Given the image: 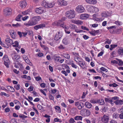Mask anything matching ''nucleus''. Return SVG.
Listing matches in <instances>:
<instances>
[{
	"instance_id": "f257e3e1",
	"label": "nucleus",
	"mask_w": 123,
	"mask_h": 123,
	"mask_svg": "<svg viewBox=\"0 0 123 123\" xmlns=\"http://www.w3.org/2000/svg\"><path fill=\"white\" fill-rule=\"evenodd\" d=\"M55 2L54 1H52L49 2H47L44 0H43L41 2L42 6L47 8H51L55 5Z\"/></svg>"
},
{
	"instance_id": "f03ea898",
	"label": "nucleus",
	"mask_w": 123,
	"mask_h": 123,
	"mask_svg": "<svg viewBox=\"0 0 123 123\" xmlns=\"http://www.w3.org/2000/svg\"><path fill=\"white\" fill-rule=\"evenodd\" d=\"M75 15L74 11L72 10L68 11L65 13L66 16L69 19H71L74 18Z\"/></svg>"
},
{
	"instance_id": "7ed1b4c3",
	"label": "nucleus",
	"mask_w": 123,
	"mask_h": 123,
	"mask_svg": "<svg viewBox=\"0 0 123 123\" xmlns=\"http://www.w3.org/2000/svg\"><path fill=\"white\" fill-rule=\"evenodd\" d=\"M3 59L4 61V64L7 68L9 67V64L10 63V61L8 56L6 55H4L3 58Z\"/></svg>"
},
{
	"instance_id": "20e7f679",
	"label": "nucleus",
	"mask_w": 123,
	"mask_h": 123,
	"mask_svg": "<svg viewBox=\"0 0 123 123\" xmlns=\"http://www.w3.org/2000/svg\"><path fill=\"white\" fill-rule=\"evenodd\" d=\"M75 106L79 110L82 109L84 107V105L83 103L77 101L75 102Z\"/></svg>"
},
{
	"instance_id": "39448f33",
	"label": "nucleus",
	"mask_w": 123,
	"mask_h": 123,
	"mask_svg": "<svg viewBox=\"0 0 123 123\" xmlns=\"http://www.w3.org/2000/svg\"><path fill=\"white\" fill-rule=\"evenodd\" d=\"M85 9L82 5H80L77 6L75 9L76 11L78 13L83 12L85 11Z\"/></svg>"
},
{
	"instance_id": "423d86ee",
	"label": "nucleus",
	"mask_w": 123,
	"mask_h": 123,
	"mask_svg": "<svg viewBox=\"0 0 123 123\" xmlns=\"http://www.w3.org/2000/svg\"><path fill=\"white\" fill-rule=\"evenodd\" d=\"M58 5L61 6H66L68 4V2L65 0H58L57 1Z\"/></svg>"
},
{
	"instance_id": "0eeeda50",
	"label": "nucleus",
	"mask_w": 123,
	"mask_h": 123,
	"mask_svg": "<svg viewBox=\"0 0 123 123\" xmlns=\"http://www.w3.org/2000/svg\"><path fill=\"white\" fill-rule=\"evenodd\" d=\"M12 11L11 8L7 7L3 10L4 14L6 16H8L12 14Z\"/></svg>"
},
{
	"instance_id": "6e6552de",
	"label": "nucleus",
	"mask_w": 123,
	"mask_h": 123,
	"mask_svg": "<svg viewBox=\"0 0 123 123\" xmlns=\"http://www.w3.org/2000/svg\"><path fill=\"white\" fill-rule=\"evenodd\" d=\"M56 24L57 26H61L66 29H69L68 26L64 25V22L61 20H59L57 22Z\"/></svg>"
},
{
	"instance_id": "1a4fd4ad",
	"label": "nucleus",
	"mask_w": 123,
	"mask_h": 123,
	"mask_svg": "<svg viewBox=\"0 0 123 123\" xmlns=\"http://www.w3.org/2000/svg\"><path fill=\"white\" fill-rule=\"evenodd\" d=\"M81 114L82 115H84L85 116H88L90 114V112L89 110L85 109L82 110L80 111Z\"/></svg>"
},
{
	"instance_id": "9d476101",
	"label": "nucleus",
	"mask_w": 123,
	"mask_h": 123,
	"mask_svg": "<svg viewBox=\"0 0 123 123\" xmlns=\"http://www.w3.org/2000/svg\"><path fill=\"white\" fill-rule=\"evenodd\" d=\"M63 35L62 31H59L56 33L55 38V40L56 41L59 40L62 37Z\"/></svg>"
},
{
	"instance_id": "9b49d317",
	"label": "nucleus",
	"mask_w": 123,
	"mask_h": 123,
	"mask_svg": "<svg viewBox=\"0 0 123 123\" xmlns=\"http://www.w3.org/2000/svg\"><path fill=\"white\" fill-rule=\"evenodd\" d=\"M89 15L87 13L83 14H81L80 16V19L82 20L86 19L88 18Z\"/></svg>"
},
{
	"instance_id": "f8f14e48",
	"label": "nucleus",
	"mask_w": 123,
	"mask_h": 123,
	"mask_svg": "<svg viewBox=\"0 0 123 123\" xmlns=\"http://www.w3.org/2000/svg\"><path fill=\"white\" fill-rule=\"evenodd\" d=\"M79 66L83 69H85L86 68V65L85 62L82 60H81L77 63Z\"/></svg>"
},
{
	"instance_id": "ddd939ff",
	"label": "nucleus",
	"mask_w": 123,
	"mask_h": 123,
	"mask_svg": "<svg viewBox=\"0 0 123 123\" xmlns=\"http://www.w3.org/2000/svg\"><path fill=\"white\" fill-rule=\"evenodd\" d=\"M35 11L37 13L41 14L43 13L44 12L43 8L42 7H39L36 8Z\"/></svg>"
},
{
	"instance_id": "4468645a",
	"label": "nucleus",
	"mask_w": 123,
	"mask_h": 123,
	"mask_svg": "<svg viewBox=\"0 0 123 123\" xmlns=\"http://www.w3.org/2000/svg\"><path fill=\"white\" fill-rule=\"evenodd\" d=\"M71 21L72 23L76 24L78 25H81L83 23L82 21L76 19L72 20H71Z\"/></svg>"
},
{
	"instance_id": "2eb2a0df",
	"label": "nucleus",
	"mask_w": 123,
	"mask_h": 123,
	"mask_svg": "<svg viewBox=\"0 0 123 123\" xmlns=\"http://www.w3.org/2000/svg\"><path fill=\"white\" fill-rule=\"evenodd\" d=\"M5 41L6 44L8 45H11L13 44V41L9 37H7Z\"/></svg>"
},
{
	"instance_id": "dca6fc26",
	"label": "nucleus",
	"mask_w": 123,
	"mask_h": 123,
	"mask_svg": "<svg viewBox=\"0 0 123 123\" xmlns=\"http://www.w3.org/2000/svg\"><path fill=\"white\" fill-rule=\"evenodd\" d=\"M27 3L25 0H23L19 2L20 6L22 8H25L27 5Z\"/></svg>"
},
{
	"instance_id": "f3484780",
	"label": "nucleus",
	"mask_w": 123,
	"mask_h": 123,
	"mask_svg": "<svg viewBox=\"0 0 123 123\" xmlns=\"http://www.w3.org/2000/svg\"><path fill=\"white\" fill-rule=\"evenodd\" d=\"M34 22H35V24H37V22L41 19V18L40 16H37L33 17L32 18Z\"/></svg>"
},
{
	"instance_id": "a211bd4d",
	"label": "nucleus",
	"mask_w": 123,
	"mask_h": 123,
	"mask_svg": "<svg viewBox=\"0 0 123 123\" xmlns=\"http://www.w3.org/2000/svg\"><path fill=\"white\" fill-rule=\"evenodd\" d=\"M109 119V117L105 115H104L103 116V117H102L101 119L102 121L104 123H106L108 122Z\"/></svg>"
},
{
	"instance_id": "6ab92c4d",
	"label": "nucleus",
	"mask_w": 123,
	"mask_h": 123,
	"mask_svg": "<svg viewBox=\"0 0 123 123\" xmlns=\"http://www.w3.org/2000/svg\"><path fill=\"white\" fill-rule=\"evenodd\" d=\"M45 25L44 24H40L38 25H36L34 27V28L36 30H37L39 29L43 28L45 27Z\"/></svg>"
},
{
	"instance_id": "aec40b11",
	"label": "nucleus",
	"mask_w": 123,
	"mask_h": 123,
	"mask_svg": "<svg viewBox=\"0 0 123 123\" xmlns=\"http://www.w3.org/2000/svg\"><path fill=\"white\" fill-rule=\"evenodd\" d=\"M36 25L35 22H34L33 20L31 19V21H29L28 23L26 24H25V25L27 26H29L34 25Z\"/></svg>"
},
{
	"instance_id": "412c9836",
	"label": "nucleus",
	"mask_w": 123,
	"mask_h": 123,
	"mask_svg": "<svg viewBox=\"0 0 123 123\" xmlns=\"http://www.w3.org/2000/svg\"><path fill=\"white\" fill-rule=\"evenodd\" d=\"M9 32L11 37L13 39H15L16 37V33L13 30H10Z\"/></svg>"
},
{
	"instance_id": "4be33fe9",
	"label": "nucleus",
	"mask_w": 123,
	"mask_h": 123,
	"mask_svg": "<svg viewBox=\"0 0 123 123\" xmlns=\"http://www.w3.org/2000/svg\"><path fill=\"white\" fill-rule=\"evenodd\" d=\"M101 15L103 18H99L98 19L97 18H95V20H97L98 19L99 20L102 21L104 19V17H106L107 16L105 12L102 13L101 14Z\"/></svg>"
},
{
	"instance_id": "5701e85b",
	"label": "nucleus",
	"mask_w": 123,
	"mask_h": 123,
	"mask_svg": "<svg viewBox=\"0 0 123 123\" xmlns=\"http://www.w3.org/2000/svg\"><path fill=\"white\" fill-rule=\"evenodd\" d=\"M86 2L90 4H95L97 3L96 0H86Z\"/></svg>"
},
{
	"instance_id": "b1692460",
	"label": "nucleus",
	"mask_w": 123,
	"mask_h": 123,
	"mask_svg": "<svg viewBox=\"0 0 123 123\" xmlns=\"http://www.w3.org/2000/svg\"><path fill=\"white\" fill-rule=\"evenodd\" d=\"M87 8L88 12H93V6H87Z\"/></svg>"
},
{
	"instance_id": "393cba45",
	"label": "nucleus",
	"mask_w": 123,
	"mask_h": 123,
	"mask_svg": "<svg viewBox=\"0 0 123 123\" xmlns=\"http://www.w3.org/2000/svg\"><path fill=\"white\" fill-rule=\"evenodd\" d=\"M20 56L19 55H15L12 57L13 59L17 62L19 61V59L20 58Z\"/></svg>"
},
{
	"instance_id": "a878e982",
	"label": "nucleus",
	"mask_w": 123,
	"mask_h": 123,
	"mask_svg": "<svg viewBox=\"0 0 123 123\" xmlns=\"http://www.w3.org/2000/svg\"><path fill=\"white\" fill-rule=\"evenodd\" d=\"M117 53L119 55H123V48H121L117 50Z\"/></svg>"
},
{
	"instance_id": "bb28decb",
	"label": "nucleus",
	"mask_w": 123,
	"mask_h": 123,
	"mask_svg": "<svg viewBox=\"0 0 123 123\" xmlns=\"http://www.w3.org/2000/svg\"><path fill=\"white\" fill-rule=\"evenodd\" d=\"M53 58L55 61L59 62L61 58L60 56H58L56 55H55L53 56Z\"/></svg>"
},
{
	"instance_id": "cd10ccee",
	"label": "nucleus",
	"mask_w": 123,
	"mask_h": 123,
	"mask_svg": "<svg viewBox=\"0 0 123 123\" xmlns=\"http://www.w3.org/2000/svg\"><path fill=\"white\" fill-rule=\"evenodd\" d=\"M85 106L88 108L90 109L91 108L92 105L91 104L87 102H86L85 103Z\"/></svg>"
},
{
	"instance_id": "c85d7f7f",
	"label": "nucleus",
	"mask_w": 123,
	"mask_h": 123,
	"mask_svg": "<svg viewBox=\"0 0 123 123\" xmlns=\"http://www.w3.org/2000/svg\"><path fill=\"white\" fill-rule=\"evenodd\" d=\"M22 17V15H18L16 18V20L18 21H21V18Z\"/></svg>"
},
{
	"instance_id": "c756f323",
	"label": "nucleus",
	"mask_w": 123,
	"mask_h": 123,
	"mask_svg": "<svg viewBox=\"0 0 123 123\" xmlns=\"http://www.w3.org/2000/svg\"><path fill=\"white\" fill-rule=\"evenodd\" d=\"M7 88L10 92H13L15 91V90L14 89L12 86H8L7 87Z\"/></svg>"
},
{
	"instance_id": "7c9ffc66",
	"label": "nucleus",
	"mask_w": 123,
	"mask_h": 123,
	"mask_svg": "<svg viewBox=\"0 0 123 123\" xmlns=\"http://www.w3.org/2000/svg\"><path fill=\"white\" fill-rule=\"evenodd\" d=\"M98 103L100 105H103L105 103L104 100L103 99H101L98 101Z\"/></svg>"
},
{
	"instance_id": "2f4dec72",
	"label": "nucleus",
	"mask_w": 123,
	"mask_h": 123,
	"mask_svg": "<svg viewBox=\"0 0 123 123\" xmlns=\"http://www.w3.org/2000/svg\"><path fill=\"white\" fill-rule=\"evenodd\" d=\"M63 56L67 59H69L70 58V56L68 54L64 53H63Z\"/></svg>"
},
{
	"instance_id": "473e14b6",
	"label": "nucleus",
	"mask_w": 123,
	"mask_h": 123,
	"mask_svg": "<svg viewBox=\"0 0 123 123\" xmlns=\"http://www.w3.org/2000/svg\"><path fill=\"white\" fill-rule=\"evenodd\" d=\"M62 42L65 44H67L68 43V39L66 38H64L62 40Z\"/></svg>"
},
{
	"instance_id": "72a5a7b5",
	"label": "nucleus",
	"mask_w": 123,
	"mask_h": 123,
	"mask_svg": "<svg viewBox=\"0 0 123 123\" xmlns=\"http://www.w3.org/2000/svg\"><path fill=\"white\" fill-rule=\"evenodd\" d=\"M12 46L13 47H18V43L17 41H15L14 43L13 42V44H12Z\"/></svg>"
},
{
	"instance_id": "f704fd0d",
	"label": "nucleus",
	"mask_w": 123,
	"mask_h": 123,
	"mask_svg": "<svg viewBox=\"0 0 123 123\" xmlns=\"http://www.w3.org/2000/svg\"><path fill=\"white\" fill-rule=\"evenodd\" d=\"M116 59L118 61V63L119 65L122 66L123 65V62L121 60L117 58H116Z\"/></svg>"
},
{
	"instance_id": "c9c22d12",
	"label": "nucleus",
	"mask_w": 123,
	"mask_h": 123,
	"mask_svg": "<svg viewBox=\"0 0 123 123\" xmlns=\"http://www.w3.org/2000/svg\"><path fill=\"white\" fill-rule=\"evenodd\" d=\"M119 117V114L117 113H114L113 115V118L117 119Z\"/></svg>"
},
{
	"instance_id": "e433bc0d",
	"label": "nucleus",
	"mask_w": 123,
	"mask_h": 123,
	"mask_svg": "<svg viewBox=\"0 0 123 123\" xmlns=\"http://www.w3.org/2000/svg\"><path fill=\"white\" fill-rule=\"evenodd\" d=\"M82 118L81 116H77L75 117L74 119L75 120H81Z\"/></svg>"
},
{
	"instance_id": "4c0bfd02",
	"label": "nucleus",
	"mask_w": 123,
	"mask_h": 123,
	"mask_svg": "<svg viewBox=\"0 0 123 123\" xmlns=\"http://www.w3.org/2000/svg\"><path fill=\"white\" fill-rule=\"evenodd\" d=\"M30 10L28 9L27 10L22 12V13L23 14L25 15L28 14L29 12H30Z\"/></svg>"
},
{
	"instance_id": "58836bf2",
	"label": "nucleus",
	"mask_w": 123,
	"mask_h": 123,
	"mask_svg": "<svg viewBox=\"0 0 123 123\" xmlns=\"http://www.w3.org/2000/svg\"><path fill=\"white\" fill-rule=\"evenodd\" d=\"M99 11V10L97 7L93 6V12L96 13L98 12Z\"/></svg>"
},
{
	"instance_id": "ea45409f",
	"label": "nucleus",
	"mask_w": 123,
	"mask_h": 123,
	"mask_svg": "<svg viewBox=\"0 0 123 123\" xmlns=\"http://www.w3.org/2000/svg\"><path fill=\"white\" fill-rule=\"evenodd\" d=\"M74 59L75 61L77 63H78L79 61H80L81 60L80 58L77 57H75Z\"/></svg>"
},
{
	"instance_id": "a19ab883",
	"label": "nucleus",
	"mask_w": 123,
	"mask_h": 123,
	"mask_svg": "<svg viewBox=\"0 0 123 123\" xmlns=\"http://www.w3.org/2000/svg\"><path fill=\"white\" fill-rule=\"evenodd\" d=\"M21 25L18 23H17L16 24H13L12 25V26L14 28L20 27Z\"/></svg>"
},
{
	"instance_id": "79ce46f5",
	"label": "nucleus",
	"mask_w": 123,
	"mask_h": 123,
	"mask_svg": "<svg viewBox=\"0 0 123 123\" xmlns=\"http://www.w3.org/2000/svg\"><path fill=\"white\" fill-rule=\"evenodd\" d=\"M68 27L69 28H70L71 29L73 30L75 28V25L73 24H70Z\"/></svg>"
},
{
	"instance_id": "37998d69",
	"label": "nucleus",
	"mask_w": 123,
	"mask_h": 123,
	"mask_svg": "<svg viewBox=\"0 0 123 123\" xmlns=\"http://www.w3.org/2000/svg\"><path fill=\"white\" fill-rule=\"evenodd\" d=\"M10 122V123H17L16 121V120L14 118L11 119Z\"/></svg>"
},
{
	"instance_id": "c03bdc74",
	"label": "nucleus",
	"mask_w": 123,
	"mask_h": 123,
	"mask_svg": "<svg viewBox=\"0 0 123 123\" xmlns=\"http://www.w3.org/2000/svg\"><path fill=\"white\" fill-rule=\"evenodd\" d=\"M117 46V44L116 45H111V47L110 48V49L111 50H112L113 48L116 47Z\"/></svg>"
},
{
	"instance_id": "a18cd8bd",
	"label": "nucleus",
	"mask_w": 123,
	"mask_h": 123,
	"mask_svg": "<svg viewBox=\"0 0 123 123\" xmlns=\"http://www.w3.org/2000/svg\"><path fill=\"white\" fill-rule=\"evenodd\" d=\"M55 109L58 111V112H60L61 111V109L60 107L58 106H56L55 107Z\"/></svg>"
},
{
	"instance_id": "49530a36",
	"label": "nucleus",
	"mask_w": 123,
	"mask_h": 123,
	"mask_svg": "<svg viewBox=\"0 0 123 123\" xmlns=\"http://www.w3.org/2000/svg\"><path fill=\"white\" fill-rule=\"evenodd\" d=\"M20 85L19 84L15 85L14 86V88L17 90H18L20 89Z\"/></svg>"
},
{
	"instance_id": "de8ad7c7",
	"label": "nucleus",
	"mask_w": 123,
	"mask_h": 123,
	"mask_svg": "<svg viewBox=\"0 0 123 123\" xmlns=\"http://www.w3.org/2000/svg\"><path fill=\"white\" fill-rule=\"evenodd\" d=\"M29 18L28 16H26L24 17H22V19L23 21H25L27 20Z\"/></svg>"
},
{
	"instance_id": "09e8293b",
	"label": "nucleus",
	"mask_w": 123,
	"mask_h": 123,
	"mask_svg": "<svg viewBox=\"0 0 123 123\" xmlns=\"http://www.w3.org/2000/svg\"><path fill=\"white\" fill-rule=\"evenodd\" d=\"M115 23L117 25H120L122 24V22L119 21H115Z\"/></svg>"
},
{
	"instance_id": "8fccbe9b",
	"label": "nucleus",
	"mask_w": 123,
	"mask_h": 123,
	"mask_svg": "<svg viewBox=\"0 0 123 123\" xmlns=\"http://www.w3.org/2000/svg\"><path fill=\"white\" fill-rule=\"evenodd\" d=\"M2 46H4L5 48H8V47L7 46H6V45L5 43H2V42L0 44Z\"/></svg>"
},
{
	"instance_id": "3c124183",
	"label": "nucleus",
	"mask_w": 123,
	"mask_h": 123,
	"mask_svg": "<svg viewBox=\"0 0 123 123\" xmlns=\"http://www.w3.org/2000/svg\"><path fill=\"white\" fill-rule=\"evenodd\" d=\"M117 33L118 34L120 33L122 31V29L121 28H119V29L117 30Z\"/></svg>"
},
{
	"instance_id": "603ef678",
	"label": "nucleus",
	"mask_w": 123,
	"mask_h": 123,
	"mask_svg": "<svg viewBox=\"0 0 123 123\" xmlns=\"http://www.w3.org/2000/svg\"><path fill=\"white\" fill-rule=\"evenodd\" d=\"M90 102L91 103L93 104H95L97 102V101H96L94 99H91L90 100Z\"/></svg>"
},
{
	"instance_id": "864d4df0",
	"label": "nucleus",
	"mask_w": 123,
	"mask_h": 123,
	"mask_svg": "<svg viewBox=\"0 0 123 123\" xmlns=\"http://www.w3.org/2000/svg\"><path fill=\"white\" fill-rule=\"evenodd\" d=\"M89 33L91 34L93 36H95L96 35L94 31H90Z\"/></svg>"
},
{
	"instance_id": "5fc2aeb1",
	"label": "nucleus",
	"mask_w": 123,
	"mask_h": 123,
	"mask_svg": "<svg viewBox=\"0 0 123 123\" xmlns=\"http://www.w3.org/2000/svg\"><path fill=\"white\" fill-rule=\"evenodd\" d=\"M110 8H113V7L115 6V5L114 3H110Z\"/></svg>"
},
{
	"instance_id": "6e6d98bb",
	"label": "nucleus",
	"mask_w": 123,
	"mask_h": 123,
	"mask_svg": "<svg viewBox=\"0 0 123 123\" xmlns=\"http://www.w3.org/2000/svg\"><path fill=\"white\" fill-rule=\"evenodd\" d=\"M81 27V29L83 30H85L87 31H88L89 30V29L88 28L85 26H82Z\"/></svg>"
},
{
	"instance_id": "4d7b16f0",
	"label": "nucleus",
	"mask_w": 123,
	"mask_h": 123,
	"mask_svg": "<svg viewBox=\"0 0 123 123\" xmlns=\"http://www.w3.org/2000/svg\"><path fill=\"white\" fill-rule=\"evenodd\" d=\"M107 41L105 42V44H110L111 43V41L109 39H107Z\"/></svg>"
},
{
	"instance_id": "13d9d810",
	"label": "nucleus",
	"mask_w": 123,
	"mask_h": 123,
	"mask_svg": "<svg viewBox=\"0 0 123 123\" xmlns=\"http://www.w3.org/2000/svg\"><path fill=\"white\" fill-rule=\"evenodd\" d=\"M35 78L36 80L37 81H38L42 79L40 77H35Z\"/></svg>"
},
{
	"instance_id": "bf43d9fd",
	"label": "nucleus",
	"mask_w": 123,
	"mask_h": 123,
	"mask_svg": "<svg viewBox=\"0 0 123 123\" xmlns=\"http://www.w3.org/2000/svg\"><path fill=\"white\" fill-rule=\"evenodd\" d=\"M111 99L110 98H105V100L106 102H108L109 103Z\"/></svg>"
},
{
	"instance_id": "052dcab7",
	"label": "nucleus",
	"mask_w": 123,
	"mask_h": 123,
	"mask_svg": "<svg viewBox=\"0 0 123 123\" xmlns=\"http://www.w3.org/2000/svg\"><path fill=\"white\" fill-rule=\"evenodd\" d=\"M105 6L106 7L108 8H110V3L109 2H106L105 3Z\"/></svg>"
},
{
	"instance_id": "680f3d73",
	"label": "nucleus",
	"mask_w": 123,
	"mask_h": 123,
	"mask_svg": "<svg viewBox=\"0 0 123 123\" xmlns=\"http://www.w3.org/2000/svg\"><path fill=\"white\" fill-rule=\"evenodd\" d=\"M77 35V34H74L73 32H72L70 34V35L73 37H75Z\"/></svg>"
},
{
	"instance_id": "e2e57ef3",
	"label": "nucleus",
	"mask_w": 123,
	"mask_h": 123,
	"mask_svg": "<svg viewBox=\"0 0 123 123\" xmlns=\"http://www.w3.org/2000/svg\"><path fill=\"white\" fill-rule=\"evenodd\" d=\"M116 28V26H111L108 27H107V29H111L112 28L115 29Z\"/></svg>"
},
{
	"instance_id": "0e129e2a",
	"label": "nucleus",
	"mask_w": 123,
	"mask_h": 123,
	"mask_svg": "<svg viewBox=\"0 0 123 123\" xmlns=\"http://www.w3.org/2000/svg\"><path fill=\"white\" fill-rule=\"evenodd\" d=\"M27 34L29 35H31L33 33V32L31 31H27Z\"/></svg>"
},
{
	"instance_id": "69168bd1",
	"label": "nucleus",
	"mask_w": 123,
	"mask_h": 123,
	"mask_svg": "<svg viewBox=\"0 0 123 123\" xmlns=\"http://www.w3.org/2000/svg\"><path fill=\"white\" fill-rule=\"evenodd\" d=\"M33 88L32 86H30L29 88H28V90L29 92L32 91L33 89Z\"/></svg>"
},
{
	"instance_id": "338daca9",
	"label": "nucleus",
	"mask_w": 123,
	"mask_h": 123,
	"mask_svg": "<svg viewBox=\"0 0 123 123\" xmlns=\"http://www.w3.org/2000/svg\"><path fill=\"white\" fill-rule=\"evenodd\" d=\"M118 112L121 113L123 112V106L121 108L119 109L118 110Z\"/></svg>"
},
{
	"instance_id": "774afa93",
	"label": "nucleus",
	"mask_w": 123,
	"mask_h": 123,
	"mask_svg": "<svg viewBox=\"0 0 123 123\" xmlns=\"http://www.w3.org/2000/svg\"><path fill=\"white\" fill-rule=\"evenodd\" d=\"M119 117L120 119H123V112L120 114Z\"/></svg>"
}]
</instances>
